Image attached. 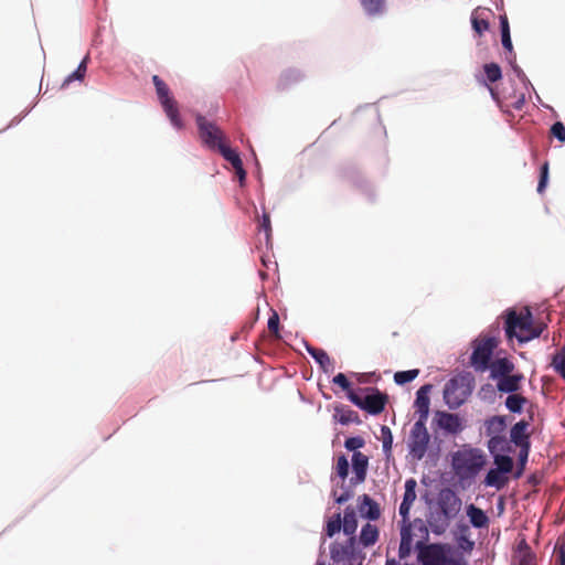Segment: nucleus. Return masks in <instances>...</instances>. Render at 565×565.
<instances>
[{
	"instance_id": "7c9ffc66",
	"label": "nucleus",
	"mask_w": 565,
	"mask_h": 565,
	"mask_svg": "<svg viewBox=\"0 0 565 565\" xmlns=\"http://www.w3.org/2000/svg\"><path fill=\"white\" fill-rule=\"evenodd\" d=\"M419 374L418 369L408 370V371H398L394 374V381L398 385H404L406 383L415 380Z\"/></svg>"
},
{
	"instance_id": "f3484780",
	"label": "nucleus",
	"mask_w": 565,
	"mask_h": 565,
	"mask_svg": "<svg viewBox=\"0 0 565 565\" xmlns=\"http://www.w3.org/2000/svg\"><path fill=\"white\" fill-rule=\"evenodd\" d=\"M486 9L477 8L471 13V26L476 35L481 38L490 28L489 14Z\"/></svg>"
},
{
	"instance_id": "de8ad7c7",
	"label": "nucleus",
	"mask_w": 565,
	"mask_h": 565,
	"mask_svg": "<svg viewBox=\"0 0 565 565\" xmlns=\"http://www.w3.org/2000/svg\"><path fill=\"white\" fill-rule=\"evenodd\" d=\"M530 446H531V443L530 444H525V445H520L518 446L520 448V452H519V459L524 462L527 460V457H529V452H530Z\"/></svg>"
},
{
	"instance_id": "4be33fe9",
	"label": "nucleus",
	"mask_w": 565,
	"mask_h": 565,
	"mask_svg": "<svg viewBox=\"0 0 565 565\" xmlns=\"http://www.w3.org/2000/svg\"><path fill=\"white\" fill-rule=\"evenodd\" d=\"M467 515L472 526L477 529L486 527L489 524V518L487 514L475 504H469L467 507Z\"/></svg>"
},
{
	"instance_id": "e433bc0d",
	"label": "nucleus",
	"mask_w": 565,
	"mask_h": 565,
	"mask_svg": "<svg viewBox=\"0 0 565 565\" xmlns=\"http://www.w3.org/2000/svg\"><path fill=\"white\" fill-rule=\"evenodd\" d=\"M301 78V74L298 72V71H295V70H288L286 72H284L281 75H280V85L282 87H286L288 86L289 84L294 83V82H297Z\"/></svg>"
},
{
	"instance_id": "9d476101",
	"label": "nucleus",
	"mask_w": 565,
	"mask_h": 565,
	"mask_svg": "<svg viewBox=\"0 0 565 565\" xmlns=\"http://www.w3.org/2000/svg\"><path fill=\"white\" fill-rule=\"evenodd\" d=\"M195 121L200 139L209 149L216 150L226 142L224 132L213 121L207 120L202 115H198Z\"/></svg>"
},
{
	"instance_id": "8fccbe9b",
	"label": "nucleus",
	"mask_w": 565,
	"mask_h": 565,
	"mask_svg": "<svg viewBox=\"0 0 565 565\" xmlns=\"http://www.w3.org/2000/svg\"><path fill=\"white\" fill-rule=\"evenodd\" d=\"M234 170H235L236 175L238 177L241 184H243V182L246 179V171L243 168V162L238 163V166H235Z\"/></svg>"
},
{
	"instance_id": "c03bdc74",
	"label": "nucleus",
	"mask_w": 565,
	"mask_h": 565,
	"mask_svg": "<svg viewBox=\"0 0 565 565\" xmlns=\"http://www.w3.org/2000/svg\"><path fill=\"white\" fill-rule=\"evenodd\" d=\"M501 42H502V45H503L504 50L509 54V56L515 58V54L513 52V45H512L510 33H502L501 34Z\"/></svg>"
},
{
	"instance_id": "5701e85b",
	"label": "nucleus",
	"mask_w": 565,
	"mask_h": 565,
	"mask_svg": "<svg viewBox=\"0 0 565 565\" xmlns=\"http://www.w3.org/2000/svg\"><path fill=\"white\" fill-rule=\"evenodd\" d=\"M526 403L527 398L521 394H518L516 392L509 393L508 397L505 398L504 405L511 413L520 414Z\"/></svg>"
},
{
	"instance_id": "20e7f679",
	"label": "nucleus",
	"mask_w": 565,
	"mask_h": 565,
	"mask_svg": "<svg viewBox=\"0 0 565 565\" xmlns=\"http://www.w3.org/2000/svg\"><path fill=\"white\" fill-rule=\"evenodd\" d=\"M452 469L461 480L473 479L486 465L483 454L479 449H462L452 455Z\"/></svg>"
},
{
	"instance_id": "aec40b11",
	"label": "nucleus",
	"mask_w": 565,
	"mask_h": 565,
	"mask_svg": "<svg viewBox=\"0 0 565 565\" xmlns=\"http://www.w3.org/2000/svg\"><path fill=\"white\" fill-rule=\"evenodd\" d=\"M486 435L492 436H504L507 429V422L504 416H492L484 423Z\"/></svg>"
},
{
	"instance_id": "c756f323",
	"label": "nucleus",
	"mask_w": 565,
	"mask_h": 565,
	"mask_svg": "<svg viewBox=\"0 0 565 565\" xmlns=\"http://www.w3.org/2000/svg\"><path fill=\"white\" fill-rule=\"evenodd\" d=\"M216 150L223 156V158L226 161H228L233 166V168L235 166H238V163L242 162L239 154L235 150L231 149L226 145V142L224 145H222L220 148H217Z\"/></svg>"
},
{
	"instance_id": "49530a36",
	"label": "nucleus",
	"mask_w": 565,
	"mask_h": 565,
	"mask_svg": "<svg viewBox=\"0 0 565 565\" xmlns=\"http://www.w3.org/2000/svg\"><path fill=\"white\" fill-rule=\"evenodd\" d=\"M401 542H403L404 544L411 545L412 534H411L409 525L403 526V529L401 531Z\"/></svg>"
},
{
	"instance_id": "7ed1b4c3",
	"label": "nucleus",
	"mask_w": 565,
	"mask_h": 565,
	"mask_svg": "<svg viewBox=\"0 0 565 565\" xmlns=\"http://www.w3.org/2000/svg\"><path fill=\"white\" fill-rule=\"evenodd\" d=\"M514 371L515 365L510 359L498 358L493 360V367L489 377L495 382L498 392L509 394L520 391L524 375Z\"/></svg>"
},
{
	"instance_id": "2f4dec72",
	"label": "nucleus",
	"mask_w": 565,
	"mask_h": 565,
	"mask_svg": "<svg viewBox=\"0 0 565 565\" xmlns=\"http://www.w3.org/2000/svg\"><path fill=\"white\" fill-rule=\"evenodd\" d=\"M488 448L491 454L505 451L508 449V440L505 436H492L488 441Z\"/></svg>"
},
{
	"instance_id": "79ce46f5",
	"label": "nucleus",
	"mask_w": 565,
	"mask_h": 565,
	"mask_svg": "<svg viewBox=\"0 0 565 565\" xmlns=\"http://www.w3.org/2000/svg\"><path fill=\"white\" fill-rule=\"evenodd\" d=\"M268 330L275 334L276 338H280L278 334L279 329V316L276 311H273L271 316L268 319Z\"/></svg>"
},
{
	"instance_id": "dca6fc26",
	"label": "nucleus",
	"mask_w": 565,
	"mask_h": 565,
	"mask_svg": "<svg viewBox=\"0 0 565 565\" xmlns=\"http://www.w3.org/2000/svg\"><path fill=\"white\" fill-rule=\"evenodd\" d=\"M513 565H536V555L525 539H522L513 556Z\"/></svg>"
},
{
	"instance_id": "2eb2a0df",
	"label": "nucleus",
	"mask_w": 565,
	"mask_h": 565,
	"mask_svg": "<svg viewBox=\"0 0 565 565\" xmlns=\"http://www.w3.org/2000/svg\"><path fill=\"white\" fill-rule=\"evenodd\" d=\"M437 425L449 434H458L462 429L460 417L457 414L437 412Z\"/></svg>"
},
{
	"instance_id": "cd10ccee",
	"label": "nucleus",
	"mask_w": 565,
	"mask_h": 565,
	"mask_svg": "<svg viewBox=\"0 0 565 565\" xmlns=\"http://www.w3.org/2000/svg\"><path fill=\"white\" fill-rule=\"evenodd\" d=\"M358 527L355 512L353 510L347 509L343 518V532L347 535H352L355 533Z\"/></svg>"
},
{
	"instance_id": "9b49d317",
	"label": "nucleus",
	"mask_w": 565,
	"mask_h": 565,
	"mask_svg": "<svg viewBox=\"0 0 565 565\" xmlns=\"http://www.w3.org/2000/svg\"><path fill=\"white\" fill-rule=\"evenodd\" d=\"M372 394L365 397L360 396L353 391H349V399L358 407L369 412L372 415H377L383 412L387 397L376 388H367Z\"/></svg>"
},
{
	"instance_id": "412c9836",
	"label": "nucleus",
	"mask_w": 565,
	"mask_h": 565,
	"mask_svg": "<svg viewBox=\"0 0 565 565\" xmlns=\"http://www.w3.org/2000/svg\"><path fill=\"white\" fill-rule=\"evenodd\" d=\"M360 512L364 518L372 521H375L381 516V510L379 504L367 494L362 495Z\"/></svg>"
},
{
	"instance_id": "4c0bfd02",
	"label": "nucleus",
	"mask_w": 565,
	"mask_h": 565,
	"mask_svg": "<svg viewBox=\"0 0 565 565\" xmlns=\"http://www.w3.org/2000/svg\"><path fill=\"white\" fill-rule=\"evenodd\" d=\"M381 434H382L383 450L385 452H390L392 450V446H393V435H392L390 427L382 426Z\"/></svg>"
},
{
	"instance_id": "4468645a",
	"label": "nucleus",
	"mask_w": 565,
	"mask_h": 565,
	"mask_svg": "<svg viewBox=\"0 0 565 565\" xmlns=\"http://www.w3.org/2000/svg\"><path fill=\"white\" fill-rule=\"evenodd\" d=\"M416 480L413 478L405 481V492L399 505V515L403 518L404 522L408 520L411 508L416 500Z\"/></svg>"
},
{
	"instance_id": "6e6552de",
	"label": "nucleus",
	"mask_w": 565,
	"mask_h": 565,
	"mask_svg": "<svg viewBox=\"0 0 565 565\" xmlns=\"http://www.w3.org/2000/svg\"><path fill=\"white\" fill-rule=\"evenodd\" d=\"M430 435L426 423L415 422L411 428L407 447L409 456L415 460H422L428 449Z\"/></svg>"
},
{
	"instance_id": "423d86ee",
	"label": "nucleus",
	"mask_w": 565,
	"mask_h": 565,
	"mask_svg": "<svg viewBox=\"0 0 565 565\" xmlns=\"http://www.w3.org/2000/svg\"><path fill=\"white\" fill-rule=\"evenodd\" d=\"M498 345L499 340L495 337H478L471 342L470 365L476 372L483 373L487 370L491 372L493 367L491 359Z\"/></svg>"
},
{
	"instance_id": "864d4df0",
	"label": "nucleus",
	"mask_w": 565,
	"mask_h": 565,
	"mask_svg": "<svg viewBox=\"0 0 565 565\" xmlns=\"http://www.w3.org/2000/svg\"><path fill=\"white\" fill-rule=\"evenodd\" d=\"M507 58L510 61V63H511V65H512V67H513V71L515 72V74L518 75V77H519V78H521V79H524V78H525V75H524L523 71L520 68V66H518V65L515 64V58H513V57H511V56H508Z\"/></svg>"
},
{
	"instance_id": "f704fd0d",
	"label": "nucleus",
	"mask_w": 565,
	"mask_h": 565,
	"mask_svg": "<svg viewBox=\"0 0 565 565\" xmlns=\"http://www.w3.org/2000/svg\"><path fill=\"white\" fill-rule=\"evenodd\" d=\"M487 79L490 83L499 81L502 76L501 68L497 63H489L483 66Z\"/></svg>"
},
{
	"instance_id": "58836bf2",
	"label": "nucleus",
	"mask_w": 565,
	"mask_h": 565,
	"mask_svg": "<svg viewBox=\"0 0 565 565\" xmlns=\"http://www.w3.org/2000/svg\"><path fill=\"white\" fill-rule=\"evenodd\" d=\"M547 180H548V163L545 162L542 167H541V170H540V180H539V184H537V192L539 193H543L546 185H547Z\"/></svg>"
},
{
	"instance_id": "ea45409f",
	"label": "nucleus",
	"mask_w": 565,
	"mask_h": 565,
	"mask_svg": "<svg viewBox=\"0 0 565 565\" xmlns=\"http://www.w3.org/2000/svg\"><path fill=\"white\" fill-rule=\"evenodd\" d=\"M341 530V518L338 513L333 520H330L327 523L326 532L328 536H333L337 532Z\"/></svg>"
},
{
	"instance_id": "b1692460",
	"label": "nucleus",
	"mask_w": 565,
	"mask_h": 565,
	"mask_svg": "<svg viewBox=\"0 0 565 565\" xmlns=\"http://www.w3.org/2000/svg\"><path fill=\"white\" fill-rule=\"evenodd\" d=\"M379 539V530L375 525L366 523L360 534V542L363 546H371L376 543Z\"/></svg>"
},
{
	"instance_id": "1a4fd4ad",
	"label": "nucleus",
	"mask_w": 565,
	"mask_h": 565,
	"mask_svg": "<svg viewBox=\"0 0 565 565\" xmlns=\"http://www.w3.org/2000/svg\"><path fill=\"white\" fill-rule=\"evenodd\" d=\"M152 83L156 87L159 102L171 124L175 128H182L183 124L179 115L178 105L175 99L170 95L168 85L158 75L152 76Z\"/></svg>"
},
{
	"instance_id": "a18cd8bd",
	"label": "nucleus",
	"mask_w": 565,
	"mask_h": 565,
	"mask_svg": "<svg viewBox=\"0 0 565 565\" xmlns=\"http://www.w3.org/2000/svg\"><path fill=\"white\" fill-rule=\"evenodd\" d=\"M333 383L338 384L339 386H341L344 391H349L350 390V382H349V380L347 379V376L343 373H338L333 377Z\"/></svg>"
},
{
	"instance_id": "6e6d98bb",
	"label": "nucleus",
	"mask_w": 565,
	"mask_h": 565,
	"mask_svg": "<svg viewBox=\"0 0 565 565\" xmlns=\"http://www.w3.org/2000/svg\"><path fill=\"white\" fill-rule=\"evenodd\" d=\"M350 498H351V492L344 491L343 493H341L339 497L335 498V502L339 504H342V503L347 502L348 500H350Z\"/></svg>"
},
{
	"instance_id": "393cba45",
	"label": "nucleus",
	"mask_w": 565,
	"mask_h": 565,
	"mask_svg": "<svg viewBox=\"0 0 565 565\" xmlns=\"http://www.w3.org/2000/svg\"><path fill=\"white\" fill-rule=\"evenodd\" d=\"M360 3L367 15H380L385 10L386 0H360Z\"/></svg>"
},
{
	"instance_id": "37998d69",
	"label": "nucleus",
	"mask_w": 565,
	"mask_h": 565,
	"mask_svg": "<svg viewBox=\"0 0 565 565\" xmlns=\"http://www.w3.org/2000/svg\"><path fill=\"white\" fill-rule=\"evenodd\" d=\"M344 446L348 450L356 451V449L364 446V440L361 437H350L345 440Z\"/></svg>"
},
{
	"instance_id": "a211bd4d",
	"label": "nucleus",
	"mask_w": 565,
	"mask_h": 565,
	"mask_svg": "<svg viewBox=\"0 0 565 565\" xmlns=\"http://www.w3.org/2000/svg\"><path fill=\"white\" fill-rule=\"evenodd\" d=\"M367 466H369V458L360 452L355 451L352 455V468L354 478L351 480L352 483H361L365 480L366 472H367Z\"/></svg>"
},
{
	"instance_id": "39448f33",
	"label": "nucleus",
	"mask_w": 565,
	"mask_h": 565,
	"mask_svg": "<svg viewBox=\"0 0 565 565\" xmlns=\"http://www.w3.org/2000/svg\"><path fill=\"white\" fill-rule=\"evenodd\" d=\"M475 377L470 373H460L451 377L444 387V399L450 409L460 407L471 395Z\"/></svg>"
},
{
	"instance_id": "bb28decb",
	"label": "nucleus",
	"mask_w": 565,
	"mask_h": 565,
	"mask_svg": "<svg viewBox=\"0 0 565 565\" xmlns=\"http://www.w3.org/2000/svg\"><path fill=\"white\" fill-rule=\"evenodd\" d=\"M307 350L323 370L327 371L329 367H332L331 359L324 350L312 347H309Z\"/></svg>"
},
{
	"instance_id": "0eeeda50",
	"label": "nucleus",
	"mask_w": 565,
	"mask_h": 565,
	"mask_svg": "<svg viewBox=\"0 0 565 565\" xmlns=\"http://www.w3.org/2000/svg\"><path fill=\"white\" fill-rule=\"evenodd\" d=\"M417 558L422 565H466L463 561H457L448 557L451 547L448 544L430 543L416 544Z\"/></svg>"
},
{
	"instance_id": "3c124183",
	"label": "nucleus",
	"mask_w": 565,
	"mask_h": 565,
	"mask_svg": "<svg viewBox=\"0 0 565 565\" xmlns=\"http://www.w3.org/2000/svg\"><path fill=\"white\" fill-rule=\"evenodd\" d=\"M260 227L267 233V236H268L269 232L271 231V227H270V217L266 213L263 215V218L260 222Z\"/></svg>"
},
{
	"instance_id": "ddd939ff",
	"label": "nucleus",
	"mask_w": 565,
	"mask_h": 565,
	"mask_svg": "<svg viewBox=\"0 0 565 565\" xmlns=\"http://www.w3.org/2000/svg\"><path fill=\"white\" fill-rule=\"evenodd\" d=\"M488 88L490 90L492 98L498 103V105L501 109L513 108L516 110H521L523 108V106L525 105V95L523 93H520V94L514 93L513 95L504 96L501 99L498 92L494 88H492L490 86H488Z\"/></svg>"
},
{
	"instance_id": "6ab92c4d",
	"label": "nucleus",
	"mask_w": 565,
	"mask_h": 565,
	"mask_svg": "<svg viewBox=\"0 0 565 565\" xmlns=\"http://www.w3.org/2000/svg\"><path fill=\"white\" fill-rule=\"evenodd\" d=\"M530 424L526 420L515 423L510 430V440L515 445L530 444V434L527 433Z\"/></svg>"
},
{
	"instance_id": "603ef678",
	"label": "nucleus",
	"mask_w": 565,
	"mask_h": 565,
	"mask_svg": "<svg viewBox=\"0 0 565 565\" xmlns=\"http://www.w3.org/2000/svg\"><path fill=\"white\" fill-rule=\"evenodd\" d=\"M500 26H501V34L502 33H510V25L509 20L505 14L500 15Z\"/></svg>"
},
{
	"instance_id": "a878e982",
	"label": "nucleus",
	"mask_w": 565,
	"mask_h": 565,
	"mask_svg": "<svg viewBox=\"0 0 565 565\" xmlns=\"http://www.w3.org/2000/svg\"><path fill=\"white\" fill-rule=\"evenodd\" d=\"M508 479L503 476L499 469H490L484 478V484L488 487H494L498 490L502 489Z\"/></svg>"
},
{
	"instance_id": "f257e3e1",
	"label": "nucleus",
	"mask_w": 565,
	"mask_h": 565,
	"mask_svg": "<svg viewBox=\"0 0 565 565\" xmlns=\"http://www.w3.org/2000/svg\"><path fill=\"white\" fill-rule=\"evenodd\" d=\"M546 327L544 322L533 323V316L529 308L520 313L514 309L505 312L504 331L509 340L516 338L521 343L529 342L539 338Z\"/></svg>"
},
{
	"instance_id": "09e8293b",
	"label": "nucleus",
	"mask_w": 565,
	"mask_h": 565,
	"mask_svg": "<svg viewBox=\"0 0 565 565\" xmlns=\"http://www.w3.org/2000/svg\"><path fill=\"white\" fill-rule=\"evenodd\" d=\"M356 418H358V415H356V413H355V412H353V411H348V412H345L344 414H342V415H341V417H340V422H341L342 424H348V423H350V422L355 420Z\"/></svg>"
},
{
	"instance_id": "5fc2aeb1",
	"label": "nucleus",
	"mask_w": 565,
	"mask_h": 565,
	"mask_svg": "<svg viewBox=\"0 0 565 565\" xmlns=\"http://www.w3.org/2000/svg\"><path fill=\"white\" fill-rule=\"evenodd\" d=\"M556 565H565V547H561L556 554Z\"/></svg>"
},
{
	"instance_id": "4d7b16f0",
	"label": "nucleus",
	"mask_w": 565,
	"mask_h": 565,
	"mask_svg": "<svg viewBox=\"0 0 565 565\" xmlns=\"http://www.w3.org/2000/svg\"><path fill=\"white\" fill-rule=\"evenodd\" d=\"M409 551H411V545L408 544H404L403 542H401L399 544V557H405L409 554Z\"/></svg>"
},
{
	"instance_id": "c85d7f7f",
	"label": "nucleus",
	"mask_w": 565,
	"mask_h": 565,
	"mask_svg": "<svg viewBox=\"0 0 565 565\" xmlns=\"http://www.w3.org/2000/svg\"><path fill=\"white\" fill-rule=\"evenodd\" d=\"M551 365L565 381V345L553 355Z\"/></svg>"
},
{
	"instance_id": "72a5a7b5",
	"label": "nucleus",
	"mask_w": 565,
	"mask_h": 565,
	"mask_svg": "<svg viewBox=\"0 0 565 565\" xmlns=\"http://www.w3.org/2000/svg\"><path fill=\"white\" fill-rule=\"evenodd\" d=\"M494 463L497 465V469L503 473H509L513 469V459L505 455H497L494 457Z\"/></svg>"
},
{
	"instance_id": "473e14b6",
	"label": "nucleus",
	"mask_w": 565,
	"mask_h": 565,
	"mask_svg": "<svg viewBox=\"0 0 565 565\" xmlns=\"http://www.w3.org/2000/svg\"><path fill=\"white\" fill-rule=\"evenodd\" d=\"M86 70H87V57H85L78 65V67L72 73L70 74L64 83H63V86H66L68 85L71 82L77 79V81H83L84 77H85V74H86Z\"/></svg>"
},
{
	"instance_id": "f8f14e48",
	"label": "nucleus",
	"mask_w": 565,
	"mask_h": 565,
	"mask_svg": "<svg viewBox=\"0 0 565 565\" xmlns=\"http://www.w3.org/2000/svg\"><path fill=\"white\" fill-rule=\"evenodd\" d=\"M431 384H425L416 393V399L414 404L416 407V412L418 414V419L416 422L427 423L430 405L428 394L431 391Z\"/></svg>"
},
{
	"instance_id": "f03ea898",
	"label": "nucleus",
	"mask_w": 565,
	"mask_h": 565,
	"mask_svg": "<svg viewBox=\"0 0 565 565\" xmlns=\"http://www.w3.org/2000/svg\"><path fill=\"white\" fill-rule=\"evenodd\" d=\"M461 499L450 488H444L437 497L440 514L429 520V526L435 534H443L461 510Z\"/></svg>"
},
{
	"instance_id": "a19ab883",
	"label": "nucleus",
	"mask_w": 565,
	"mask_h": 565,
	"mask_svg": "<svg viewBox=\"0 0 565 565\" xmlns=\"http://www.w3.org/2000/svg\"><path fill=\"white\" fill-rule=\"evenodd\" d=\"M551 134L557 138L561 142H565V126L561 121H556L551 127Z\"/></svg>"
},
{
	"instance_id": "c9c22d12",
	"label": "nucleus",
	"mask_w": 565,
	"mask_h": 565,
	"mask_svg": "<svg viewBox=\"0 0 565 565\" xmlns=\"http://www.w3.org/2000/svg\"><path fill=\"white\" fill-rule=\"evenodd\" d=\"M335 475L339 476L342 480H345V478L349 475V462L344 455L338 457L335 465Z\"/></svg>"
}]
</instances>
